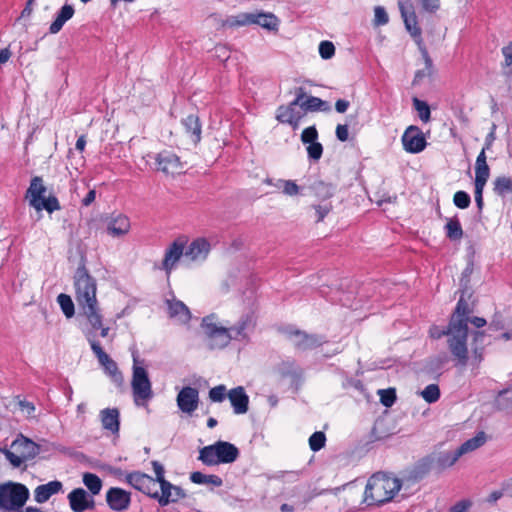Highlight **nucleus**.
<instances>
[{
	"label": "nucleus",
	"instance_id": "obj_1",
	"mask_svg": "<svg viewBox=\"0 0 512 512\" xmlns=\"http://www.w3.org/2000/svg\"><path fill=\"white\" fill-rule=\"evenodd\" d=\"M460 299L451 316L446 331L448 349L452 356L457 360V364L465 367L468 364L472 367H479L483 360L485 350V333L483 331H475L471 344V355H469L467 338H468V321L471 310L469 308L467 294L460 291Z\"/></svg>",
	"mask_w": 512,
	"mask_h": 512
},
{
	"label": "nucleus",
	"instance_id": "obj_2",
	"mask_svg": "<svg viewBox=\"0 0 512 512\" xmlns=\"http://www.w3.org/2000/svg\"><path fill=\"white\" fill-rule=\"evenodd\" d=\"M75 299L81 314L94 329L101 326V310L97 301V281L90 275L85 264H81L74 274Z\"/></svg>",
	"mask_w": 512,
	"mask_h": 512
},
{
	"label": "nucleus",
	"instance_id": "obj_3",
	"mask_svg": "<svg viewBox=\"0 0 512 512\" xmlns=\"http://www.w3.org/2000/svg\"><path fill=\"white\" fill-rule=\"evenodd\" d=\"M401 488L398 478L385 474H374L366 484L364 501L368 505H381L393 499Z\"/></svg>",
	"mask_w": 512,
	"mask_h": 512
},
{
	"label": "nucleus",
	"instance_id": "obj_4",
	"mask_svg": "<svg viewBox=\"0 0 512 512\" xmlns=\"http://www.w3.org/2000/svg\"><path fill=\"white\" fill-rule=\"evenodd\" d=\"M239 449L232 443L219 440L199 450L198 460L206 466L230 464L239 457Z\"/></svg>",
	"mask_w": 512,
	"mask_h": 512
},
{
	"label": "nucleus",
	"instance_id": "obj_5",
	"mask_svg": "<svg viewBox=\"0 0 512 512\" xmlns=\"http://www.w3.org/2000/svg\"><path fill=\"white\" fill-rule=\"evenodd\" d=\"M29 499L28 488L21 483L0 484V511H12L23 508Z\"/></svg>",
	"mask_w": 512,
	"mask_h": 512
},
{
	"label": "nucleus",
	"instance_id": "obj_6",
	"mask_svg": "<svg viewBox=\"0 0 512 512\" xmlns=\"http://www.w3.org/2000/svg\"><path fill=\"white\" fill-rule=\"evenodd\" d=\"M215 315L205 316L201 322L207 346L211 350L224 349L231 342L228 329L214 322Z\"/></svg>",
	"mask_w": 512,
	"mask_h": 512
},
{
	"label": "nucleus",
	"instance_id": "obj_7",
	"mask_svg": "<svg viewBox=\"0 0 512 512\" xmlns=\"http://www.w3.org/2000/svg\"><path fill=\"white\" fill-rule=\"evenodd\" d=\"M282 332L298 351L312 350L326 342L321 335L309 334L294 327H286Z\"/></svg>",
	"mask_w": 512,
	"mask_h": 512
},
{
	"label": "nucleus",
	"instance_id": "obj_8",
	"mask_svg": "<svg viewBox=\"0 0 512 512\" xmlns=\"http://www.w3.org/2000/svg\"><path fill=\"white\" fill-rule=\"evenodd\" d=\"M131 387L136 405H141L140 400L148 401L153 396L151 382L148 377V373L143 367L136 365L135 358Z\"/></svg>",
	"mask_w": 512,
	"mask_h": 512
},
{
	"label": "nucleus",
	"instance_id": "obj_9",
	"mask_svg": "<svg viewBox=\"0 0 512 512\" xmlns=\"http://www.w3.org/2000/svg\"><path fill=\"white\" fill-rule=\"evenodd\" d=\"M88 334V341L91 349L98 359L100 365L104 368L105 373L111 378V380L117 385L122 386L124 378L122 373L119 371L116 362L110 358V356L104 352L100 343Z\"/></svg>",
	"mask_w": 512,
	"mask_h": 512
},
{
	"label": "nucleus",
	"instance_id": "obj_10",
	"mask_svg": "<svg viewBox=\"0 0 512 512\" xmlns=\"http://www.w3.org/2000/svg\"><path fill=\"white\" fill-rule=\"evenodd\" d=\"M126 482L131 485L134 489L144 493L149 497L157 496V484L154 478L139 472H131L125 475Z\"/></svg>",
	"mask_w": 512,
	"mask_h": 512
},
{
	"label": "nucleus",
	"instance_id": "obj_11",
	"mask_svg": "<svg viewBox=\"0 0 512 512\" xmlns=\"http://www.w3.org/2000/svg\"><path fill=\"white\" fill-rule=\"evenodd\" d=\"M402 144L406 152L417 154L425 149L427 142L420 128L411 125L402 135Z\"/></svg>",
	"mask_w": 512,
	"mask_h": 512
},
{
	"label": "nucleus",
	"instance_id": "obj_12",
	"mask_svg": "<svg viewBox=\"0 0 512 512\" xmlns=\"http://www.w3.org/2000/svg\"><path fill=\"white\" fill-rule=\"evenodd\" d=\"M461 456L458 454L457 450L442 452L436 457L427 456L423 458L418 465L419 469H422L423 472L429 471L433 465L435 464L438 468L444 469L447 467H451L454 465Z\"/></svg>",
	"mask_w": 512,
	"mask_h": 512
},
{
	"label": "nucleus",
	"instance_id": "obj_13",
	"mask_svg": "<svg viewBox=\"0 0 512 512\" xmlns=\"http://www.w3.org/2000/svg\"><path fill=\"white\" fill-rule=\"evenodd\" d=\"M255 328V321L251 314H245L231 327H228V333L231 336V341L249 342V334Z\"/></svg>",
	"mask_w": 512,
	"mask_h": 512
},
{
	"label": "nucleus",
	"instance_id": "obj_14",
	"mask_svg": "<svg viewBox=\"0 0 512 512\" xmlns=\"http://www.w3.org/2000/svg\"><path fill=\"white\" fill-rule=\"evenodd\" d=\"M67 498L73 512H84L95 508L94 498L83 488L73 489Z\"/></svg>",
	"mask_w": 512,
	"mask_h": 512
},
{
	"label": "nucleus",
	"instance_id": "obj_15",
	"mask_svg": "<svg viewBox=\"0 0 512 512\" xmlns=\"http://www.w3.org/2000/svg\"><path fill=\"white\" fill-rule=\"evenodd\" d=\"M106 503L112 511H125L130 506L131 493L122 488L111 487L106 493Z\"/></svg>",
	"mask_w": 512,
	"mask_h": 512
},
{
	"label": "nucleus",
	"instance_id": "obj_16",
	"mask_svg": "<svg viewBox=\"0 0 512 512\" xmlns=\"http://www.w3.org/2000/svg\"><path fill=\"white\" fill-rule=\"evenodd\" d=\"M199 404V392L196 388L186 386L177 395L179 409L187 414H192Z\"/></svg>",
	"mask_w": 512,
	"mask_h": 512
},
{
	"label": "nucleus",
	"instance_id": "obj_17",
	"mask_svg": "<svg viewBox=\"0 0 512 512\" xmlns=\"http://www.w3.org/2000/svg\"><path fill=\"white\" fill-rule=\"evenodd\" d=\"M157 170L165 174H174L181 168L180 159L177 155L163 151L156 156Z\"/></svg>",
	"mask_w": 512,
	"mask_h": 512
},
{
	"label": "nucleus",
	"instance_id": "obj_18",
	"mask_svg": "<svg viewBox=\"0 0 512 512\" xmlns=\"http://www.w3.org/2000/svg\"><path fill=\"white\" fill-rule=\"evenodd\" d=\"M227 396L235 414H245L248 411L249 397L242 386L231 389Z\"/></svg>",
	"mask_w": 512,
	"mask_h": 512
},
{
	"label": "nucleus",
	"instance_id": "obj_19",
	"mask_svg": "<svg viewBox=\"0 0 512 512\" xmlns=\"http://www.w3.org/2000/svg\"><path fill=\"white\" fill-rule=\"evenodd\" d=\"M12 448L20 453L24 461L35 458L40 452L39 445L23 436L13 441Z\"/></svg>",
	"mask_w": 512,
	"mask_h": 512
},
{
	"label": "nucleus",
	"instance_id": "obj_20",
	"mask_svg": "<svg viewBox=\"0 0 512 512\" xmlns=\"http://www.w3.org/2000/svg\"><path fill=\"white\" fill-rule=\"evenodd\" d=\"M210 251V244L204 238H198L187 247L184 257L192 260H204Z\"/></svg>",
	"mask_w": 512,
	"mask_h": 512
},
{
	"label": "nucleus",
	"instance_id": "obj_21",
	"mask_svg": "<svg viewBox=\"0 0 512 512\" xmlns=\"http://www.w3.org/2000/svg\"><path fill=\"white\" fill-rule=\"evenodd\" d=\"M100 420L103 429L112 434H118L120 429V413L117 408H105L100 411Z\"/></svg>",
	"mask_w": 512,
	"mask_h": 512
},
{
	"label": "nucleus",
	"instance_id": "obj_22",
	"mask_svg": "<svg viewBox=\"0 0 512 512\" xmlns=\"http://www.w3.org/2000/svg\"><path fill=\"white\" fill-rule=\"evenodd\" d=\"M170 318L177 320L181 324H186L191 319L189 308L180 300L172 299L166 301Z\"/></svg>",
	"mask_w": 512,
	"mask_h": 512
},
{
	"label": "nucleus",
	"instance_id": "obj_23",
	"mask_svg": "<svg viewBox=\"0 0 512 512\" xmlns=\"http://www.w3.org/2000/svg\"><path fill=\"white\" fill-rule=\"evenodd\" d=\"M184 245L178 241H174L172 245L166 250L165 257L162 263V269L169 275L174 268L175 264L179 261L181 256H184Z\"/></svg>",
	"mask_w": 512,
	"mask_h": 512
},
{
	"label": "nucleus",
	"instance_id": "obj_24",
	"mask_svg": "<svg viewBox=\"0 0 512 512\" xmlns=\"http://www.w3.org/2000/svg\"><path fill=\"white\" fill-rule=\"evenodd\" d=\"M63 484L58 480L50 481L36 487L34 490V499L37 503H45L54 494L62 491Z\"/></svg>",
	"mask_w": 512,
	"mask_h": 512
},
{
	"label": "nucleus",
	"instance_id": "obj_25",
	"mask_svg": "<svg viewBox=\"0 0 512 512\" xmlns=\"http://www.w3.org/2000/svg\"><path fill=\"white\" fill-rule=\"evenodd\" d=\"M45 192L46 187L42 178L39 176L33 177L26 192V198L29 199V204L33 208H39L36 204L44 197Z\"/></svg>",
	"mask_w": 512,
	"mask_h": 512
},
{
	"label": "nucleus",
	"instance_id": "obj_26",
	"mask_svg": "<svg viewBox=\"0 0 512 512\" xmlns=\"http://www.w3.org/2000/svg\"><path fill=\"white\" fill-rule=\"evenodd\" d=\"M74 13V7L71 4L63 5L56 13L54 21L50 24L49 33L57 34L60 32L64 24L73 17Z\"/></svg>",
	"mask_w": 512,
	"mask_h": 512
},
{
	"label": "nucleus",
	"instance_id": "obj_27",
	"mask_svg": "<svg viewBox=\"0 0 512 512\" xmlns=\"http://www.w3.org/2000/svg\"><path fill=\"white\" fill-rule=\"evenodd\" d=\"M309 188L317 198L326 200L335 194L337 186L331 182L316 179L310 184Z\"/></svg>",
	"mask_w": 512,
	"mask_h": 512
},
{
	"label": "nucleus",
	"instance_id": "obj_28",
	"mask_svg": "<svg viewBox=\"0 0 512 512\" xmlns=\"http://www.w3.org/2000/svg\"><path fill=\"white\" fill-rule=\"evenodd\" d=\"M130 229V221L125 215L119 214L112 218L107 224L108 234L119 237L128 233Z\"/></svg>",
	"mask_w": 512,
	"mask_h": 512
},
{
	"label": "nucleus",
	"instance_id": "obj_29",
	"mask_svg": "<svg viewBox=\"0 0 512 512\" xmlns=\"http://www.w3.org/2000/svg\"><path fill=\"white\" fill-rule=\"evenodd\" d=\"M182 125L185 128L186 133L190 136L192 142L197 144L201 140V123L199 118L195 114H190L182 119Z\"/></svg>",
	"mask_w": 512,
	"mask_h": 512
},
{
	"label": "nucleus",
	"instance_id": "obj_30",
	"mask_svg": "<svg viewBox=\"0 0 512 512\" xmlns=\"http://www.w3.org/2000/svg\"><path fill=\"white\" fill-rule=\"evenodd\" d=\"M295 107L292 106V102L287 106H279L276 112V119L281 123L292 125L294 129L297 128L301 116L295 111Z\"/></svg>",
	"mask_w": 512,
	"mask_h": 512
},
{
	"label": "nucleus",
	"instance_id": "obj_31",
	"mask_svg": "<svg viewBox=\"0 0 512 512\" xmlns=\"http://www.w3.org/2000/svg\"><path fill=\"white\" fill-rule=\"evenodd\" d=\"M401 17L404 21L405 27L407 31L410 33V35L415 39L416 43L418 45L422 44V37H421V28L418 25L417 22V16L415 12L407 13V14H401Z\"/></svg>",
	"mask_w": 512,
	"mask_h": 512
},
{
	"label": "nucleus",
	"instance_id": "obj_32",
	"mask_svg": "<svg viewBox=\"0 0 512 512\" xmlns=\"http://www.w3.org/2000/svg\"><path fill=\"white\" fill-rule=\"evenodd\" d=\"M251 17L253 20L252 24H257L268 30L277 29L279 21L277 17L272 13H251Z\"/></svg>",
	"mask_w": 512,
	"mask_h": 512
},
{
	"label": "nucleus",
	"instance_id": "obj_33",
	"mask_svg": "<svg viewBox=\"0 0 512 512\" xmlns=\"http://www.w3.org/2000/svg\"><path fill=\"white\" fill-rule=\"evenodd\" d=\"M486 442V435L484 432H479L476 434V436L468 439L465 441L460 447H458L456 450L458 451V454L460 456L472 452L476 450L477 448L481 447Z\"/></svg>",
	"mask_w": 512,
	"mask_h": 512
},
{
	"label": "nucleus",
	"instance_id": "obj_34",
	"mask_svg": "<svg viewBox=\"0 0 512 512\" xmlns=\"http://www.w3.org/2000/svg\"><path fill=\"white\" fill-rule=\"evenodd\" d=\"M495 405L498 410L512 413V384L498 393Z\"/></svg>",
	"mask_w": 512,
	"mask_h": 512
},
{
	"label": "nucleus",
	"instance_id": "obj_35",
	"mask_svg": "<svg viewBox=\"0 0 512 512\" xmlns=\"http://www.w3.org/2000/svg\"><path fill=\"white\" fill-rule=\"evenodd\" d=\"M301 108L305 111H311V112H316V111L328 112L331 110V107L327 101H324L315 96L306 97L304 103H302Z\"/></svg>",
	"mask_w": 512,
	"mask_h": 512
},
{
	"label": "nucleus",
	"instance_id": "obj_36",
	"mask_svg": "<svg viewBox=\"0 0 512 512\" xmlns=\"http://www.w3.org/2000/svg\"><path fill=\"white\" fill-rule=\"evenodd\" d=\"M158 484L160 486L161 493L157 490V496H153L152 498L157 500L160 506L164 507L171 503L173 484L167 480H162Z\"/></svg>",
	"mask_w": 512,
	"mask_h": 512
},
{
	"label": "nucleus",
	"instance_id": "obj_37",
	"mask_svg": "<svg viewBox=\"0 0 512 512\" xmlns=\"http://www.w3.org/2000/svg\"><path fill=\"white\" fill-rule=\"evenodd\" d=\"M252 22H253V20L251 17V13H240L238 15H233V16L227 17L222 22V26L234 28V27L250 25V24H252Z\"/></svg>",
	"mask_w": 512,
	"mask_h": 512
},
{
	"label": "nucleus",
	"instance_id": "obj_38",
	"mask_svg": "<svg viewBox=\"0 0 512 512\" xmlns=\"http://www.w3.org/2000/svg\"><path fill=\"white\" fill-rule=\"evenodd\" d=\"M190 480L195 484H211L220 487L223 484L222 479L217 475H205L199 471L190 474Z\"/></svg>",
	"mask_w": 512,
	"mask_h": 512
},
{
	"label": "nucleus",
	"instance_id": "obj_39",
	"mask_svg": "<svg viewBox=\"0 0 512 512\" xmlns=\"http://www.w3.org/2000/svg\"><path fill=\"white\" fill-rule=\"evenodd\" d=\"M83 483L90 491L91 496L98 495L102 489V480L94 473L86 472L83 474Z\"/></svg>",
	"mask_w": 512,
	"mask_h": 512
},
{
	"label": "nucleus",
	"instance_id": "obj_40",
	"mask_svg": "<svg viewBox=\"0 0 512 512\" xmlns=\"http://www.w3.org/2000/svg\"><path fill=\"white\" fill-rule=\"evenodd\" d=\"M446 235L450 240H460L463 236L461 224L457 218H451L445 225Z\"/></svg>",
	"mask_w": 512,
	"mask_h": 512
},
{
	"label": "nucleus",
	"instance_id": "obj_41",
	"mask_svg": "<svg viewBox=\"0 0 512 512\" xmlns=\"http://www.w3.org/2000/svg\"><path fill=\"white\" fill-rule=\"evenodd\" d=\"M494 191L500 196H505L512 192V178L507 176L497 177L494 181Z\"/></svg>",
	"mask_w": 512,
	"mask_h": 512
},
{
	"label": "nucleus",
	"instance_id": "obj_42",
	"mask_svg": "<svg viewBox=\"0 0 512 512\" xmlns=\"http://www.w3.org/2000/svg\"><path fill=\"white\" fill-rule=\"evenodd\" d=\"M473 273V264L469 263L461 274L460 279V291H464V294H467L468 298H471L473 295V291L469 285L470 277Z\"/></svg>",
	"mask_w": 512,
	"mask_h": 512
},
{
	"label": "nucleus",
	"instance_id": "obj_43",
	"mask_svg": "<svg viewBox=\"0 0 512 512\" xmlns=\"http://www.w3.org/2000/svg\"><path fill=\"white\" fill-rule=\"evenodd\" d=\"M486 150L484 147L476 158L475 176H490V168L486 161Z\"/></svg>",
	"mask_w": 512,
	"mask_h": 512
},
{
	"label": "nucleus",
	"instance_id": "obj_44",
	"mask_svg": "<svg viewBox=\"0 0 512 512\" xmlns=\"http://www.w3.org/2000/svg\"><path fill=\"white\" fill-rule=\"evenodd\" d=\"M57 301L61 307L63 314L67 318H71L74 316L75 307H74V303L69 295L61 293L58 295Z\"/></svg>",
	"mask_w": 512,
	"mask_h": 512
},
{
	"label": "nucleus",
	"instance_id": "obj_45",
	"mask_svg": "<svg viewBox=\"0 0 512 512\" xmlns=\"http://www.w3.org/2000/svg\"><path fill=\"white\" fill-rule=\"evenodd\" d=\"M413 106L415 110L418 112V116L421 121L427 123L430 120L431 112L430 107L427 102L418 99L417 97L413 98Z\"/></svg>",
	"mask_w": 512,
	"mask_h": 512
},
{
	"label": "nucleus",
	"instance_id": "obj_46",
	"mask_svg": "<svg viewBox=\"0 0 512 512\" xmlns=\"http://www.w3.org/2000/svg\"><path fill=\"white\" fill-rule=\"evenodd\" d=\"M36 205L39 207L35 208L37 211L45 209L49 213L61 209L59 201L55 196H49L48 198L43 197Z\"/></svg>",
	"mask_w": 512,
	"mask_h": 512
},
{
	"label": "nucleus",
	"instance_id": "obj_47",
	"mask_svg": "<svg viewBox=\"0 0 512 512\" xmlns=\"http://www.w3.org/2000/svg\"><path fill=\"white\" fill-rule=\"evenodd\" d=\"M420 394L427 403H434L440 398V389L437 384H430Z\"/></svg>",
	"mask_w": 512,
	"mask_h": 512
},
{
	"label": "nucleus",
	"instance_id": "obj_48",
	"mask_svg": "<svg viewBox=\"0 0 512 512\" xmlns=\"http://www.w3.org/2000/svg\"><path fill=\"white\" fill-rule=\"evenodd\" d=\"M326 443V436L321 431L314 432L309 438L310 449L314 452L321 450Z\"/></svg>",
	"mask_w": 512,
	"mask_h": 512
},
{
	"label": "nucleus",
	"instance_id": "obj_49",
	"mask_svg": "<svg viewBox=\"0 0 512 512\" xmlns=\"http://www.w3.org/2000/svg\"><path fill=\"white\" fill-rule=\"evenodd\" d=\"M283 377L290 376L294 379L300 378L302 371L294 362H283L280 368Z\"/></svg>",
	"mask_w": 512,
	"mask_h": 512
},
{
	"label": "nucleus",
	"instance_id": "obj_50",
	"mask_svg": "<svg viewBox=\"0 0 512 512\" xmlns=\"http://www.w3.org/2000/svg\"><path fill=\"white\" fill-rule=\"evenodd\" d=\"M378 394L380 395L381 403L386 407H391L396 401V392L393 388L381 389L378 391Z\"/></svg>",
	"mask_w": 512,
	"mask_h": 512
},
{
	"label": "nucleus",
	"instance_id": "obj_51",
	"mask_svg": "<svg viewBox=\"0 0 512 512\" xmlns=\"http://www.w3.org/2000/svg\"><path fill=\"white\" fill-rule=\"evenodd\" d=\"M389 22V16L382 6H375L374 8V26H383Z\"/></svg>",
	"mask_w": 512,
	"mask_h": 512
},
{
	"label": "nucleus",
	"instance_id": "obj_52",
	"mask_svg": "<svg viewBox=\"0 0 512 512\" xmlns=\"http://www.w3.org/2000/svg\"><path fill=\"white\" fill-rule=\"evenodd\" d=\"M226 386L221 384L209 390V398L212 402H222L227 396Z\"/></svg>",
	"mask_w": 512,
	"mask_h": 512
},
{
	"label": "nucleus",
	"instance_id": "obj_53",
	"mask_svg": "<svg viewBox=\"0 0 512 512\" xmlns=\"http://www.w3.org/2000/svg\"><path fill=\"white\" fill-rule=\"evenodd\" d=\"M453 202L460 209H466L471 203L469 194L465 191H458L454 194Z\"/></svg>",
	"mask_w": 512,
	"mask_h": 512
},
{
	"label": "nucleus",
	"instance_id": "obj_54",
	"mask_svg": "<svg viewBox=\"0 0 512 512\" xmlns=\"http://www.w3.org/2000/svg\"><path fill=\"white\" fill-rule=\"evenodd\" d=\"M317 139H318V131L316 129L315 126H310V127H307L305 128L303 131H302V134H301V141L304 143V144H312V143H315L317 142Z\"/></svg>",
	"mask_w": 512,
	"mask_h": 512
},
{
	"label": "nucleus",
	"instance_id": "obj_55",
	"mask_svg": "<svg viewBox=\"0 0 512 512\" xmlns=\"http://www.w3.org/2000/svg\"><path fill=\"white\" fill-rule=\"evenodd\" d=\"M510 327V323L506 321V319L503 318V316L499 313H496L492 319V321L489 324V329L498 331L502 329H506Z\"/></svg>",
	"mask_w": 512,
	"mask_h": 512
},
{
	"label": "nucleus",
	"instance_id": "obj_56",
	"mask_svg": "<svg viewBox=\"0 0 512 512\" xmlns=\"http://www.w3.org/2000/svg\"><path fill=\"white\" fill-rule=\"evenodd\" d=\"M335 53L334 44L330 41H322L319 45V54L323 59H330Z\"/></svg>",
	"mask_w": 512,
	"mask_h": 512
},
{
	"label": "nucleus",
	"instance_id": "obj_57",
	"mask_svg": "<svg viewBox=\"0 0 512 512\" xmlns=\"http://www.w3.org/2000/svg\"><path fill=\"white\" fill-rule=\"evenodd\" d=\"M307 153H308V157L311 160L318 161L322 157V154H323L322 144L319 142L309 144V146L307 147Z\"/></svg>",
	"mask_w": 512,
	"mask_h": 512
},
{
	"label": "nucleus",
	"instance_id": "obj_58",
	"mask_svg": "<svg viewBox=\"0 0 512 512\" xmlns=\"http://www.w3.org/2000/svg\"><path fill=\"white\" fill-rule=\"evenodd\" d=\"M3 452L6 459L12 464L13 467L18 468L25 462L23 457H21L20 453L15 454L14 452L8 449H5Z\"/></svg>",
	"mask_w": 512,
	"mask_h": 512
},
{
	"label": "nucleus",
	"instance_id": "obj_59",
	"mask_svg": "<svg viewBox=\"0 0 512 512\" xmlns=\"http://www.w3.org/2000/svg\"><path fill=\"white\" fill-rule=\"evenodd\" d=\"M489 177L475 176V198H483V189Z\"/></svg>",
	"mask_w": 512,
	"mask_h": 512
},
{
	"label": "nucleus",
	"instance_id": "obj_60",
	"mask_svg": "<svg viewBox=\"0 0 512 512\" xmlns=\"http://www.w3.org/2000/svg\"><path fill=\"white\" fill-rule=\"evenodd\" d=\"M282 192L287 196H296L300 192V187L292 180H286Z\"/></svg>",
	"mask_w": 512,
	"mask_h": 512
},
{
	"label": "nucleus",
	"instance_id": "obj_61",
	"mask_svg": "<svg viewBox=\"0 0 512 512\" xmlns=\"http://www.w3.org/2000/svg\"><path fill=\"white\" fill-rule=\"evenodd\" d=\"M152 467H153L154 473L156 475V478H154V481H156L157 485L162 480H166L164 477L165 469H164V466L160 462H158L156 460L152 461Z\"/></svg>",
	"mask_w": 512,
	"mask_h": 512
},
{
	"label": "nucleus",
	"instance_id": "obj_62",
	"mask_svg": "<svg viewBox=\"0 0 512 512\" xmlns=\"http://www.w3.org/2000/svg\"><path fill=\"white\" fill-rule=\"evenodd\" d=\"M502 54L504 56V68H509L512 65V42L502 48Z\"/></svg>",
	"mask_w": 512,
	"mask_h": 512
},
{
	"label": "nucleus",
	"instance_id": "obj_63",
	"mask_svg": "<svg viewBox=\"0 0 512 512\" xmlns=\"http://www.w3.org/2000/svg\"><path fill=\"white\" fill-rule=\"evenodd\" d=\"M314 208H315L316 215H317V222H320L331 211L332 206H331V204H324V205H316Z\"/></svg>",
	"mask_w": 512,
	"mask_h": 512
},
{
	"label": "nucleus",
	"instance_id": "obj_64",
	"mask_svg": "<svg viewBox=\"0 0 512 512\" xmlns=\"http://www.w3.org/2000/svg\"><path fill=\"white\" fill-rule=\"evenodd\" d=\"M398 8L400 11V14H407L415 12L413 3L411 0H397Z\"/></svg>",
	"mask_w": 512,
	"mask_h": 512
}]
</instances>
